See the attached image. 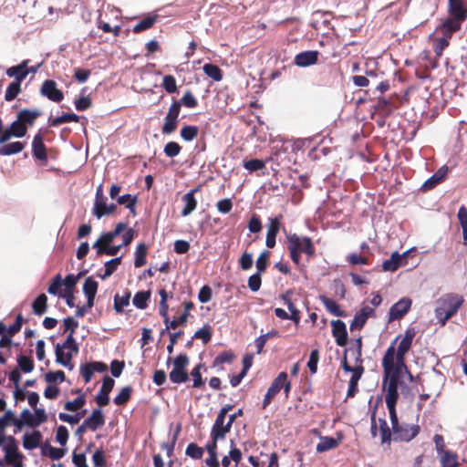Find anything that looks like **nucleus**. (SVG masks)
Segmentation results:
<instances>
[{
  "label": "nucleus",
  "mask_w": 467,
  "mask_h": 467,
  "mask_svg": "<svg viewBox=\"0 0 467 467\" xmlns=\"http://www.w3.org/2000/svg\"><path fill=\"white\" fill-rule=\"evenodd\" d=\"M400 337H397L391 344L387 348L383 358H382V367H383V380L384 383H397L400 385V379L402 378L403 373H407L410 379L412 380L413 377L411 373L409 371L406 364L404 367H400L399 362L394 361V344L397 342Z\"/></svg>",
  "instance_id": "nucleus-1"
},
{
  "label": "nucleus",
  "mask_w": 467,
  "mask_h": 467,
  "mask_svg": "<svg viewBox=\"0 0 467 467\" xmlns=\"http://www.w3.org/2000/svg\"><path fill=\"white\" fill-rule=\"evenodd\" d=\"M464 299L458 294H446L438 300V306L435 308V317L441 325L453 317L462 306Z\"/></svg>",
  "instance_id": "nucleus-2"
},
{
  "label": "nucleus",
  "mask_w": 467,
  "mask_h": 467,
  "mask_svg": "<svg viewBox=\"0 0 467 467\" xmlns=\"http://www.w3.org/2000/svg\"><path fill=\"white\" fill-rule=\"evenodd\" d=\"M123 243L121 245H104L102 235L93 244V249H96L97 254H103L108 255H116L123 246L129 245L135 237V231L132 228L128 229L123 234Z\"/></svg>",
  "instance_id": "nucleus-3"
},
{
  "label": "nucleus",
  "mask_w": 467,
  "mask_h": 467,
  "mask_svg": "<svg viewBox=\"0 0 467 467\" xmlns=\"http://www.w3.org/2000/svg\"><path fill=\"white\" fill-rule=\"evenodd\" d=\"M288 248H293L294 244H296V250L300 253H305L307 256L315 254V249L312 240L306 236H299L296 234L287 235Z\"/></svg>",
  "instance_id": "nucleus-4"
},
{
  "label": "nucleus",
  "mask_w": 467,
  "mask_h": 467,
  "mask_svg": "<svg viewBox=\"0 0 467 467\" xmlns=\"http://www.w3.org/2000/svg\"><path fill=\"white\" fill-rule=\"evenodd\" d=\"M420 432V426L417 424H409L401 422L393 430L394 441L409 442L414 439Z\"/></svg>",
  "instance_id": "nucleus-5"
},
{
  "label": "nucleus",
  "mask_w": 467,
  "mask_h": 467,
  "mask_svg": "<svg viewBox=\"0 0 467 467\" xmlns=\"http://www.w3.org/2000/svg\"><path fill=\"white\" fill-rule=\"evenodd\" d=\"M180 111L181 101H173L169 109V112L164 119V123L161 129L163 134H171L176 130Z\"/></svg>",
  "instance_id": "nucleus-6"
},
{
  "label": "nucleus",
  "mask_w": 467,
  "mask_h": 467,
  "mask_svg": "<svg viewBox=\"0 0 467 467\" xmlns=\"http://www.w3.org/2000/svg\"><path fill=\"white\" fill-rule=\"evenodd\" d=\"M40 94L54 102H60L64 99L63 92L57 88V83L53 79H47L43 82Z\"/></svg>",
  "instance_id": "nucleus-7"
},
{
  "label": "nucleus",
  "mask_w": 467,
  "mask_h": 467,
  "mask_svg": "<svg viewBox=\"0 0 467 467\" xmlns=\"http://www.w3.org/2000/svg\"><path fill=\"white\" fill-rule=\"evenodd\" d=\"M410 250L405 251L403 254H400L395 251L391 254L390 258L385 260L382 264V269L385 272H394L398 270L400 266L406 265V256L410 253Z\"/></svg>",
  "instance_id": "nucleus-8"
},
{
  "label": "nucleus",
  "mask_w": 467,
  "mask_h": 467,
  "mask_svg": "<svg viewBox=\"0 0 467 467\" xmlns=\"http://www.w3.org/2000/svg\"><path fill=\"white\" fill-rule=\"evenodd\" d=\"M319 55L317 50L299 52L294 58V64L299 67H307L316 65L318 61Z\"/></svg>",
  "instance_id": "nucleus-9"
},
{
  "label": "nucleus",
  "mask_w": 467,
  "mask_h": 467,
  "mask_svg": "<svg viewBox=\"0 0 467 467\" xmlns=\"http://www.w3.org/2000/svg\"><path fill=\"white\" fill-rule=\"evenodd\" d=\"M5 457L7 458L12 463L22 462V454L18 452V442L11 435L6 437V441L3 445Z\"/></svg>",
  "instance_id": "nucleus-10"
},
{
  "label": "nucleus",
  "mask_w": 467,
  "mask_h": 467,
  "mask_svg": "<svg viewBox=\"0 0 467 467\" xmlns=\"http://www.w3.org/2000/svg\"><path fill=\"white\" fill-rule=\"evenodd\" d=\"M411 306V300L408 297H403L395 303L389 311V320H397L401 318L408 313Z\"/></svg>",
  "instance_id": "nucleus-11"
},
{
  "label": "nucleus",
  "mask_w": 467,
  "mask_h": 467,
  "mask_svg": "<svg viewBox=\"0 0 467 467\" xmlns=\"http://www.w3.org/2000/svg\"><path fill=\"white\" fill-rule=\"evenodd\" d=\"M115 381L109 376H106L103 379L102 386L100 391L98 393L96 397V402L99 407H103L109 404V392L112 390L114 387Z\"/></svg>",
  "instance_id": "nucleus-12"
},
{
  "label": "nucleus",
  "mask_w": 467,
  "mask_h": 467,
  "mask_svg": "<svg viewBox=\"0 0 467 467\" xmlns=\"http://www.w3.org/2000/svg\"><path fill=\"white\" fill-rule=\"evenodd\" d=\"M332 335L336 339V343L339 347H344L348 342V331L346 324L340 319L333 320L331 322Z\"/></svg>",
  "instance_id": "nucleus-13"
},
{
  "label": "nucleus",
  "mask_w": 467,
  "mask_h": 467,
  "mask_svg": "<svg viewBox=\"0 0 467 467\" xmlns=\"http://www.w3.org/2000/svg\"><path fill=\"white\" fill-rule=\"evenodd\" d=\"M199 191L200 187H196L194 189H192L182 196V200L184 202V207L181 213L182 216L186 217L196 209L197 201L194 197V194Z\"/></svg>",
  "instance_id": "nucleus-14"
},
{
  "label": "nucleus",
  "mask_w": 467,
  "mask_h": 467,
  "mask_svg": "<svg viewBox=\"0 0 467 467\" xmlns=\"http://www.w3.org/2000/svg\"><path fill=\"white\" fill-rule=\"evenodd\" d=\"M285 377V372H280L278 376L273 380L271 386L268 388L264 400L263 409H265L272 401L273 398L281 390L280 381Z\"/></svg>",
  "instance_id": "nucleus-15"
},
{
  "label": "nucleus",
  "mask_w": 467,
  "mask_h": 467,
  "mask_svg": "<svg viewBox=\"0 0 467 467\" xmlns=\"http://www.w3.org/2000/svg\"><path fill=\"white\" fill-rule=\"evenodd\" d=\"M29 60H23L20 64L11 67L6 69V75L9 78H14V82L22 83V81L27 77V72L26 71V64H28Z\"/></svg>",
  "instance_id": "nucleus-16"
},
{
  "label": "nucleus",
  "mask_w": 467,
  "mask_h": 467,
  "mask_svg": "<svg viewBox=\"0 0 467 467\" xmlns=\"http://www.w3.org/2000/svg\"><path fill=\"white\" fill-rule=\"evenodd\" d=\"M99 283L93 279L92 276L86 278L83 285V293L88 299V306H93L95 296L98 292Z\"/></svg>",
  "instance_id": "nucleus-17"
},
{
  "label": "nucleus",
  "mask_w": 467,
  "mask_h": 467,
  "mask_svg": "<svg viewBox=\"0 0 467 467\" xmlns=\"http://www.w3.org/2000/svg\"><path fill=\"white\" fill-rule=\"evenodd\" d=\"M105 424V417L100 409H95L91 415L84 420V425H87L89 430L96 431Z\"/></svg>",
  "instance_id": "nucleus-18"
},
{
  "label": "nucleus",
  "mask_w": 467,
  "mask_h": 467,
  "mask_svg": "<svg viewBox=\"0 0 467 467\" xmlns=\"http://www.w3.org/2000/svg\"><path fill=\"white\" fill-rule=\"evenodd\" d=\"M32 151L36 159L43 161L47 159V150L40 132L34 136L32 141Z\"/></svg>",
  "instance_id": "nucleus-19"
},
{
  "label": "nucleus",
  "mask_w": 467,
  "mask_h": 467,
  "mask_svg": "<svg viewBox=\"0 0 467 467\" xmlns=\"http://www.w3.org/2000/svg\"><path fill=\"white\" fill-rule=\"evenodd\" d=\"M447 172L448 167L446 165L441 166L432 176L424 182L421 189L424 191L432 189L445 178Z\"/></svg>",
  "instance_id": "nucleus-20"
},
{
  "label": "nucleus",
  "mask_w": 467,
  "mask_h": 467,
  "mask_svg": "<svg viewBox=\"0 0 467 467\" xmlns=\"http://www.w3.org/2000/svg\"><path fill=\"white\" fill-rule=\"evenodd\" d=\"M66 453L67 449L53 447L47 441L41 445L42 456H47L53 461L60 460Z\"/></svg>",
  "instance_id": "nucleus-21"
},
{
  "label": "nucleus",
  "mask_w": 467,
  "mask_h": 467,
  "mask_svg": "<svg viewBox=\"0 0 467 467\" xmlns=\"http://www.w3.org/2000/svg\"><path fill=\"white\" fill-rule=\"evenodd\" d=\"M42 440V433L39 431H33L31 433H26L23 437V447L26 450H34L37 448Z\"/></svg>",
  "instance_id": "nucleus-22"
},
{
  "label": "nucleus",
  "mask_w": 467,
  "mask_h": 467,
  "mask_svg": "<svg viewBox=\"0 0 467 467\" xmlns=\"http://www.w3.org/2000/svg\"><path fill=\"white\" fill-rule=\"evenodd\" d=\"M117 206L114 203L107 204L105 201L95 200L93 207V214L100 219L104 215L109 214L116 210Z\"/></svg>",
  "instance_id": "nucleus-23"
},
{
  "label": "nucleus",
  "mask_w": 467,
  "mask_h": 467,
  "mask_svg": "<svg viewBox=\"0 0 467 467\" xmlns=\"http://www.w3.org/2000/svg\"><path fill=\"white\" fill-rule=\"evenodd\" d=\"M396 343L394 344V346ZM412 343L408 341L407 339H401L398 348H394V361L399 362L400 367H404L405 363V355L411 348Z\"/></svg>",
  "instance_id": "nucleus-24"
},
{
  "label": "nucleus",
  "mask_w": 467,
  "mask_h": 467,
  "mask_svg": "<svg viewBox=\"0 0 467 467\" xmlns=\"http://www.w3.org/2000/svg\"><path fill=\"white\" fill-rule=\"evenodd\" d=\"M364 372V368L362 366L355 367V370L352 372V376L348 382V389L347 392V397L351 398L354 397L358 391V382L361 379V376Z\"/></svg>",
  "instance_id": "nucleus-25"
},
{
  "label": "nucleus",
  "mask_w": 467,
  "mask_h": 467,
  "mask_svg": "<svg viewBox=\"0 0 467 467\" xmlns=\"http://www.w3.org/2000/svg\"><path fill=\"white\" fill-rule=\"evenodd\" d=\"M449 12L455 18L460 20L466 19L467 12L462 0H449Z\"/></svg>",
  "instance_id": "nucleus-26"
},
{
  "label": "nucleus",
  "mask_w": 467,
  "mask_h": 467,
  "mask_svg": "<svg viewBox=\"0 0 467 467\" xmlns=\"http://www.w3.org/2000/svg\"><path fill=\"white\" fill-rule=\"evenodd\" d=\"M41 115V111L38 109L29 110L22 109L18 112L17 119L26 127L32 126L35 120Z\"/></svg>",
  "instance_id": "nucleus-27"
},
{
  "label": "nucleus",
  "mask_w": 467,
  "mask_h": 467,
  "mask_svg": "<svg viewBox=\"0 0 467 467\" xmlns=\"http://www.w3.org/2000/svg\"><path fill=\"white\" fill-rule=\"evenodd\" d=\"M463 21L464 20H460L453 16L446 19L441 25L443 35L447 36V37H451L452 33L458 31L461 28V24Z\"/></svg>",
  "instance_id": "nucleus-28"
},
{
  "label": "nucleus",
  "mask_w": 467,
  "mask_h": 467,
  "mask_svg": "<svg viewBox=\"0 0 467 467\" xmlns=\"http://www.w3.org/2000/svg\"><path fill=\"white\" fill-rule=\"evenodd\" d=\"M225 418L221 416H216L214 423L212 427L211 433L214 435L215 440H223L226 436L225 431Z\"/></svg>",
  "instance_id": "nucleus-29"
},
{
  "label": "nucleus",
  "mask_w": 467,
  "mask_h": 467,
  "mask_svg": "<svg viewBox=\"0 0 467 467\" xmlns=\"http://www.w3.org/2000/svg\"><path fill=\"white\" fill-rule=\"evenodd\" d=\"M25 148V143L21 141H15L4 144L0 147V156H9L21 152Z\"/></svg>",
  "instance_id": "nucleus-30"
},
{
  "label": "nucleus",
  "mask_w": 467,
  "mask_h": 467,
  "mask_svg": "<svg viewBox=\"0 0 467 467\" xmlns=\"http://www.w3.org/2000/svg\"><path fill=\"white\" fill-rule=\"evenodd\" d=\"M319 299L330 314L335 317H345L344 311L340 309L339 306L333 299L326 296H320Z\"/></svg>",
  "instance_id": "nucleus-31"
},
{
  "label": "nucleus",
  "mask_w": 467,
  "mask_h": 467,
  "mask_svg": "<svg viewBox=\"0 0 467 467\" xmlns=\"http://www.w3.org/2000/svg\"><path fill=\"white\" fill-rule=\"evenodd\" d=\"M170 380L176 384L184 383L189 380V375L186 368H182L173 366L171 371L169 374Z\"/></svg>",
  "instance_id": "nucleus-32"
},
{
  "label": "nucleus",
  "mask_w": 467,
  "mask_h": 467,
  "mask_svg": "<svg viewBox=\"0 0 467 467\" xmlns=\"http://www.w3.org/2000/svg\"><path fill=\"white\" fill-rule=\"evenodd\" d=\"M399 384L390 383V382H383V389L386 391L385 401L386 403L389 402H397L399 398Z\"/></svg>",
  "instance_id": "nucleus-33"
},
{
  "label": "nucleus",
  "mask_w": 467,
  "mask_h": 467,
  "mask_svg": "<svg viewBox=\"0 0 467 467\" xmlns=\"http://www.w3.org/2000/svg\"><path fill=\"white\" fill-rule=\"evenodd\" d=\"M33 312L36 316H42L47 309V296L40 294L32 304Z\"/></svg>",
  "instance_id": "nucleus-34"
},
{
  "label": "nucleus",
  "mask_w": 467,
  "mask_h": 467,
  "mask_svg": "<svg viewBox=\"0 0 467 467\" xmlns=\"http://www.w3.org/2000/svg\"><path fill=\"white\" fill-rule=\"evenodd\" d=\"M150 298V291H139L132 299V304L139 309H145L148 306V301Z\"/></svg>",
  "instance_id": "nucleus-35"
},
{
  "label": "nucleus",
  "mask_w": 467,
  "mask_h": 467,
  "mask_svg": "<svg viewBox=\"0 0 467 467\" xmlns=\"http://www.w3.org/2000/svg\"><path fill=\"white\" fill-rule=\"evenodd\" d=\"M35 410V413H32V419L28 420V427L36 428L40 424L46 422L47 420V415L44 409L42 408H33Z\"/></svg>",
  "instance_id": "nucleus-36"
},
{
  "label": "nucleus",
  "mask_w": 467,
  "mask_h": 467,
  "mask_svg": "<svg viewBox=\"0 0 467 467\" xmlns=\"http://www.w3.org/2000/svg\"><path fill=\"white\" fill-rule=\"evenodd\" d=\"M64 349H68L75 353L78 352V345L73 335H67L66 340L62 344L57 343L55 347V353H60V350Z\"/></svg>",
  "instance_id": "nucleus-37"
},
{
  "label": "nucleus",
  "mask_w": 467,
  "mask_h": 467,
  "mask_svg": "<svg viewBox=\"0 0 467 467\" xmlns=\"http://www.w3.org/2000/svg\"><path fill=\"white\" fill-rule=\"evenodd\" d=\"M126 223H117L113 231L103 234L102 237L104 241V245H109L114 241L115 237L119 235L124 230H126Z\"/></svg>",
  "instance_id": "nucleus-38"
},
{
  "label": "nucleus",
  "mask_w": 467,
  "mask_h": 467,
  "mask_svg": "<svg viewBox=\"0 0 467 467\" xmlns=\"http://www.w3.org/2000/svg\"><path fill=\"white\" fill-rule=\"evenodd\" d=\"M79 120V117L75 113H64L59 117H56L54 119H49V124L52 127H57L63 123L68 122H78Z\"/></svg>",
  "instance_id": "nucleus-39"
},
{
  "label": "nucleus",
  "mask_w": 467,
  "mask_h": 467,
  "mask_svg": "<svg viewBox=\"0 0 467 467\" xmlns=\"http://www.w3.org/2000/svg\"><path fill=\"white\" fill-rule=\"evenodd\" d=\"M134 266L139 268L146 264L147 246L144 243H140L135 250Z\"/></svg>",
  "instance_id": "nucleus-40"
},
{
  "label": "nucleus",
  "mask_w": 467,
  "mask_h": 467,
  "mask_svg": "<svg viewBox=\"0 0 467 467\" xmlns=\"http://www.w3.org/2000/svg\"><path fill=\"white\" fill-rule=\"evenodd\" d=\"M203 72L205 75H207L209 78H211L214 81H221L223 78V73L221 68L212 63L204 64L202 67Z\"/></svg>",
  "instance_id": "nucleus-41"
},
{
  "label": "nucleus",
  "mask_w": 467,
  "mask_h": 467,
  "mask_svg": "<svg viewBox=\"0 0 467 467\" xmlns=\"http://www.w3.org/2000/svg\"><path fill=\"white\" fill-rule=\"evenodd\" d=\"M130 293L126 292L124 296H119V295H115L114 296V310L118 314H121L123 312V308L130 305Z\"/></svg>",
  "instance_id": "nucleus-42"
},
{
  "label": "nucleus",
  "mask_w": 467,
  "mask_h": 467,
  "mask_svg": "<svg viewBox=\"0 0 467 467\" xmlns=\"http://www.w3.org/2000/svg\"><path fill=\"white\" fill-rule=\"evenodd\" d=\"M337 441L333 437H322L319 443L317 445V451L324 452L330 449L335 448L337 445Z\"/></svg>",
  "instance_id": "nucleus-43"
},
{
  "label": "nucleus",
  "mask_w": 467,
  "mask_h": 467,
  "mask_svg": "<svg viewBox=\"0 0 467 467\" xmlns=\"http://www.w3.org/2000/svg\"><path fill=\"white\" fill-rule=\"evenodd\" d=\"M379 430H380L381 443L382 444L387 443L388 445H389L390 441H391V431L388 425V422L385 419L379 418Z\"/></svg>",
  "instance_id": "nucleus-44"
},
{
  "label": "nucleus",
  "mask_w": 467,
  "mask_h": 467,
  "mask_svg": "<svg viewBox=\"0 0 467 467\" xmlns=\"http://www.w3.org/2000/svg\"><path fill=\"white\" fill-rule=\"evenodd\" d=\"M19 369L24 373H30L34 369V361L31 358L25 355H19L16 358Z\"/></svg>",
  "instance_id": "nucleus-45"
},
{
  "label": "nucleus",
  "mask_w": 467,
  "mask_h": 467,
  "mask_svg": "<svg viewBox=\"0 0 467 467\" xmlns=\"http://www.w3.org/2000/svg\"><path fill=\"white\" fill-rule=\"evenodd\" d=\"M132 388L126 386L121 389L120 392L114 398V403L118 406L125 405L130 399Z\"/></svg>",
  "instance_id": "nucleus-46"
},
{
  "label": "nucleus",
  "mask_w": 467,
  "mask_h": 467,
  "mask_svg": "<svg viewBox=\"0 0 467 467\" xmlns=\"http://www.w3.org/2000/svg\"><path fill=\"white\" fill-rule=\"evenodd\" d=\"M86 412H87L86 410H84L80 412H77L75 415H70V414H67L65 412H60L58 414V418L60 420H62L64 422L74 425V424H77L83 418V416L85 415Z\"/></svg>",
  "instance_id": "nucleus-47"
},
{
  "label": "nucleus",
  "mask_w": 467,
  "mask_h": 467,
  "mask_svg": "<svg viewBox=\"0 0 467 467\" xmlns=\"http://www.w3.org/2000/svg\"><path fill=\"white\" fill-rule=\"evenodd\" d=\"M442 456L441 459L442 467H457L458 461L457 456L451 451H445L442 452Z\"/></svg>",
  "instance_id": "nucleus-48"
},
{
  "label": "nucleus",
  "mask_w": 467,
  "mask_h": 467,
  "mask_svg": "<svg viewBox=\"0 0 467 467\" xmlns=\"http://www.w3.org/2000/svg\"><path fill=\"white\" fill-rule=\"evenodd\" d=\"M21 91V84L17 82H11L5 94V99L6 101L14 100Z\"/></svg>",
  "instance_id": "nucleus-49"
},
{
  "label": "nucleus",
  "mask_w": 467,
  "mask_h": 467,
  "mask_svg": "<svg viewBox=\"0 0 467 467\" xmlns=\"http://www.w3.org/2000/svg\"><path fill=\"white\" fill-rule=\"evenodd\" d=\"M185 454L192 459L200 460L203 455V449L194 442L188 444Z\"/></svg>",
  "instance_id": "nucleus-50"
},
{
  "label": "nucleus",
  "mask_w": 467,
  "mask_h": 467,
  "mask_svg": "<svg viewBox=\"0 0 467 467\" xmlns=\"http://www.w3.org/2000/svg\"><path fill=\"white\" fill-rule=\"evenodd\" d=\"M8 128L11 130L12 134L15 135V138H23L27 132V127L21 123L18 119L13 121Z\"/></svg>",
  "instance_id": "nucleus-51"
},
{
  "label": "nucleus",
  "mask_w": 467,
  "mask_h": 467,
  "mask_svg": "<svg viewBox=\"0 0 467 467\" xmlns=\"http://www.w3.org/2000/svg\"><path fill=\"white\" fill-rule=\"evenodd\" d=\"M86 403L85 395H81L73 400H68L65 403L64 408L68 411H77L82 408Z\"/></svg>",
  "instance_id": "nucleus-52"
},
{
  "label": "nucleus",
  "mask_w": 467,
  "mask_h": 467,
  "mask_svg": "<svg viewBox=\"0 0 467 467\" xmlns=\"http://www.w3.org/2000/svg\"><path fill=\"white\" fill-rule=\"evenodd\" d=\"M198 131L197 126L187 125L181 130V137L186 141H191L197 137Z\"/></svg>",
  "instance_id": "nucleus-53"
},
{
  "label": "nucleus",
  "mask_w": 467,
  "mask_h": 467,
  "mask_svg": "<svg viewBox=\"0 0 467 467\" xmlns=\"http://www.w3.org/2000/svg\"><path fill=\"white\" fill-rule=\"evenodd\" d=\"M156 22V16H147L140 20L134 27L133 32L134 33H140L141 31L147 30L150 28L154 23Z\"/></svg>",
  "instance_id": "nucleus-54"
},
{
  "label": "nucleus",
  "mask_w": 467,
  "mask_h": 467,
  "mask_svg": "<svg viewBox=\"0 0 467 467\" xmlns=\"http://www.w3.org/2000/svg\"><path fill=\"white\" fill-rule=\"evenodd\" d=\"M87 273V271H81L78 275H72L69 274L66 276L64 285L66 286V291H73L75 288L78 279Z\"/></svg>",
  "instance_id": "nucleus-55"
},
{
  "label": "nucleus",
  "mask_w": 467,
  "mask_h": 467,
  "mask_svg": "<svg viewBox=\"0 0 467 467\" xmlns=\"http://www.w3.org/2000/svg\"><path fill=\"white\" fill-rule=\"evenodd\" d=\"M265 166V161L259 159H252L249 161H244V168L249 171L250 172L257 171L262 170Z\"/></svg>",
  "instance_id": "nucleus-56"
},
{
  "label": "nucleus",
  "mask_w": 467,
  "mask_h": 467,
  "mask_svg": "<svg viewBox=\"0 0 467 467\" xmlns=\"http://www.w3.org/2000/svg\"><path fill=\"white\" fill-rule=\"evenodd\" d=\"M66 379V376L64 371L57 370V371H49L45 375V380L48 384H53L56 382H63Z\"/></svg>",
  "instance_id": "nucleus-57"
},
{
  "label": "nucleus",
  "mask_w": 467,
  "mask_h": 467,
  "mask_svg": "<svg viewBox=\"0 0 467 467\" xmlns=\"http://www.w3.org/2000/svg\"><path fill=\"white\" fill-rule=\"evenodd\" d=\"M203 367L202 364H198L195 368H192L191 372V376L193 379L192 387L195 389H199L203 386V379L201 374V368Z\"/></svg>",
  "instance_id": "nucleus-58"
},
{
  "label": "nucleus",
  "mask_w": 467,
  "mask_h": 467,
  "mask_svg": "<svg viewBox=\"0 0 467 467\" xmlns=\"http://www.w3.org/2000/svg\"><path fill=\"white\" fill-rule=\"evenodd\" d=\"M182 147L175 141L168 142L163 149V152L167 157L173 158L180 154Z\"/></svg>",
  "instance_id": "nucleus-59"
},
{
  "label": "nucleus",
  "mask_w": 467,
  "mask_h": 467,
  "mask_svg": "<svg viewBox=\"0 0 467 467\" xmlns=\"http://www.w3.org/2000/svg\"><path fill=\"white\" fill-rule=\"evenodd\" d=\"M163 88L170 94L177 92L176 79L171 75L164 76L162 79Z\"/></svg>",
  "instance_id": "nucleus-60"
},
{
  "label": "nucleus",
  "mask_w": 467,
  "mask_h": 467,
  "mask_svg": "<svg viewBox=\"0 0 467 467\" xmlns=\"http://www.w3.org/2000/svg\"><path fill=\"white\" fill-rule=\"evenodd\" d=\"M319 361V351L318 349H313L310 352L309 359L307 362V368L311 374H315L317 370V364Z\"/></svg>",
  "instance_id": "nucleus-61"
},
{
  "label": "nucleus",
  "mask_w": 467,
  "mask_h": 467,
  "mask_svg": "<svg viewBox=\"0 0 467 467\" xmlns=\"http://www.w3.org/2000/svg\"><path fill=\"white\" fill-rule=\"evenodd\" d=\"M268 258H269L268 251L265 250L260 254V255L258 256V258L255 262L257 273L262 274L263 272L265 271V269L267 267Z\"/></svg>",
  "instance_id": "nucleus-62"
},
{
  "label": "nucleus",
  "mask_w": 467,
  "mask_h": 467,
  "mask_svg": "<svg viewBox=\"0 0 467 467\" xmlns=\"http://www.w3.org/2000/svg\"><path fill=\"white\" fill-rule=\"evenodd\" d=\"M69 434L66 426L60 425L57 429L56 440L61 445L65 446L67 442Z\"/></svg>",
  "instance_id": "nucleus-63"
},
{
  "label": "nucleus",
  "mask_w": 467,
  "mask_h": 467,
  "mask_svg": "<svg viewBox=\"0 0 467 467\" xmlns=\"http://www.w3.org/2000/svg\"><path fill=\"white\" fill-rule=\"evenodd\" d=\"M253 263V254L248 252L243 253L242 256L239 259L240 267L243 270L247 271L252 268Z\"/></svg>",
  "instance_id": "nucleus-64"
}]
</instances>
